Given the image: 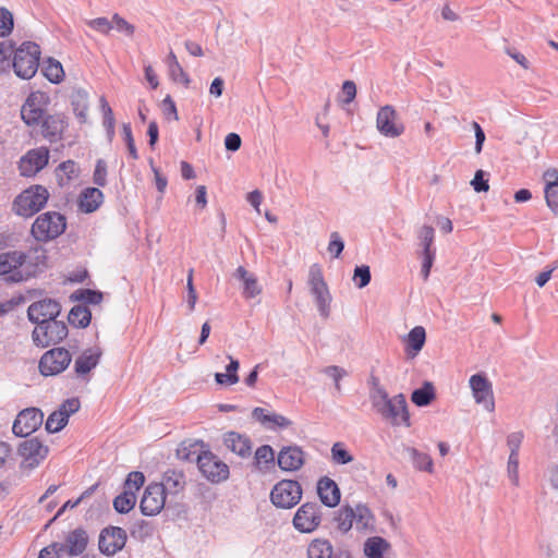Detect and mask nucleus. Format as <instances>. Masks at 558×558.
<instances>
[{
	"label": "nucleus",
	"instance_id": "603ef678",
	"mask_svg": "<svg viewBox=\"0 0 558 558\" xmlns=\"http://www.w3.org/2000/svg\"><path fill=\"white\" fill-rule=\"evenodd\" d=\"M145 476L140 471L131 472L124 483L125 490L134 492V494L144 485Z\"/></svg>",
	"mask_w": 558,
	"mask_h": 558
},
{
	"label": "nucleus",
	"instance_id": "4468645a",
	"mask_svg": "<svg viewBox=\"0 0 558 558\" xmlns=\"http://www.w3.org/2000/svg\"><path fill=\"white\" fill-rule=\"evenodd\" d=\"M166 492L162 484H149L143 494L140 508L144 515H156L165 507Z\"/></svg>",
	"mask_w": 558,
	"mask_h": 558
},
{
	"label": "nucleus",
	"instance_id": "9b49d317",
	"mask_svg": "<svg viewBox=\"0 0 558 558\" xmlns=\"http://www.w3.org/2000/svg\"><path fill=\"white\" fill-rule=\"evenodd\" d=\"M469 387L476 404L483 405L490 413L495 411L493 385L485 374L472 375L469 379Z\"/></svg>",
	"mask_w": 558,
	"mask_h": 558
},
{
	"label": "nucleus",
	"instance_id": "a878e982",
	"mask_svg": "<svg viewBox=\"0 0 558 558\" xmlns=\"http://www.w3.org/2000/svg\"><path fill=\"white\" fill-rule=\"evenodd\" d=\"M233 277L242 282V295L244 299H255L263 292V288L258 283L257 277L243 266H239L235 269Z\"/></svg>",
	"mask_w": 558,
	"mask_h": 558
},
{
	"label": "nucleus",
	"instance_id": "a211bd4d",
	"mask_svg": "<svg viewBox=\"0 0 558 558\" xmlns=\"http://www.w3.org/2000/svg\"><path fill=\"white\" fill-rule=\"evenodd\" d=\"M126 542V533L118 526H109L99 535V550L107 556H113L120 551Z\"/></svg>",
	"mask_w": 558,
	"mask_h": 558
},
{
	"label": "nucleus",
	"instance_id": "09e8293b",
	"mask_svg": "<svg viewBox=\"0 0 558 558\" xmlns=\"http://www.w3.org/2000/svg\"><path fill=\"white\" fill-rule=\"evenodd\" d=\"M166 490L179 492L184 486V476L180 472L167 471L161 483Z\"/></svg>",
	"mask_w": 558,
	"mask_h": 558
},
{
	"label": "nucleus",
	"instance_id": "69168bd1",
	"mask_svg": "<svg viewBox=\"0 0 558 558\" xmlns=\"http://www.w3.org/2000/svg\"><path fill=\"white\" fill-rule=\"evenodd\" d=\"M107 165L102 159H99L96 163L94 171V183L98 186H105L107 184Z\"/></svg>",
	"mask_w": 558,
	"mask_h": 558
},
{
	"label": "nucleus",
	"instance_id": "6e6552de",
	"mask_svg": "<svg viewBox=\"0 0 558 558\" xmlns=\"http://www.w3.org/2000/svg\"><path fill=\"white\" fill-rule=\"evenodd\" d=\"M68 336V326L65 323L50 319L37 323L33 330V341L37 347L47 348L59 343Z\"/></svg>",
	"mask_w": 558,
	"mask_h": 558
},
{
	"label": "nucleus",
	"instance_id": "9d476101",
	"mask_svg": "<svg viewBox=\"0 0 558 558\" xmlns=\"http://www.w3.org/2000/svg\"><path fill=\"white\" fill-rule=\"evenodd\" d=\"M72 355L64 348H54L43 354L39 361V372L44 376H54L68 368Z\"/></svg>",
	"mask_w": 558,
	"mask_h": 558
},
{
	"label": "nucleus",
	"instance_id": "cd10ccee",
	"mask_svg": "<svg viewBox=\"0 0 558 558\" xmlns=\"http://www.w3.org/2000/svg\"><path fill=\"white\" fill-rule=\"evenodd\" d=\"M101 356V350L97 347L86 349L74 362V371L76 375L83 376L95 368Z\"/></svg>",
	"mask_w": 558,
	"mask_h": 558
},
{
	"label": "nucleus",
	"instance_id": "aec40b11",
	"mask_svg": "<svg viewBox=\"0 0 558 558\" xmlns=\"http://www.w3.org/2000/svg\"><path fill=\"white\" fill-rule=\"evenodd\" d=\"M277 462L284 472L299 471L305 463V452L296 445L282 447L277 456Z\"/></svg>",
	"mask_w": 558,
	"mask_h": 558
},
{
	"label": "nucleus",
	"instance_id": "79ce46f5",
	"mask_svg": "<svg viewBox=\"0 0 558 558\" xmlns=\"http://www.w3.org/2000/svg\"><path fill=\"white\" fill-rule=\"evenodd\" d=\"M404 450L408 452V454L412 459V462L416 469H418L421 471H426L428 473L433 472V470H434L433 469L434 468L433 460L427 453L420 452L415 448H411V447H407Z\"/></svg>",
	"mask_w": 558,
	"mask_h": 558
},
{
	"label": "nucleus",
	"instance_id": "7ed1b4c3",
	"mask_svg": "<svg viewBox=\"0 0 558 558\" xmlns=\"http://www.w3.org/2000/svg\"><path fill=\"white\" fill-rule=\"evenodd\" d=\"M49 192L43 185H33L19 194L13 204L12 210L21 217H32L38 213L48 202Z\"/></svg>",
	"mask_w": 558,
	"mask_h": 558
},
{
	"label": "nucleus",
	"instance_id": "a18cd8bd",
	"mask_svg": "<svg viewBox=\"0 0 558 558\" xmlns=\"http://www.w3.org/2000/svg\"><path fill=\"white\" fill-rule=\"evenodd\" d=\"M330 456H331V461L338 465L348 464L354 460L353 456L345 448V445L340 441L335 442L331 446Z\"/></svg>",
	"mask_w": 558,
	"mask_h": 558
},
{
	"label": "nucleus",
	"instance_id": "c03bdc74",
	"mask_svg": "<svg viewBox=\"0 0 558 558\" xmlns=\"http://www.w3.org/2000/svg\"><path fill=\"white\" fill-rule=\"evenodd\" d=\"M136 504V495L134 492L124 490L113 499V508L119 513H128Z\"/></svg>",
	"mask_w": 558,
	"mask_h": 558
},
{
	"label": "nucleus",
	"instance_id": "393cba45",
	"mask_svg": "<svg viewBox=\"0 0 558 558\" xmlns=\"http://www.w3.org/2000/svg\"><path fill=\"white\" fill-rule=\"evenodd\" d=\"M317 494L323 505L333 508L339 505L341 493L337 483L328 476L317 482Z\"/></svg>",
	"mask_w": 558,
	"mask_h": 558
},
{
	"label": "nucleus",
	"instance_id": "13d9d810",
	"mask_svg": "<svg viewBox=\"0 0 558 558\" xmlns=\"http://www.w3.org/2000/svg\"><path fill=\"white\" fill-rule=\"evenodd\" d=\"M507 475L511 481L512 485H520L519 477V456H509L507 462Z\"/></svg>",
	"mask_w": 558,
	"mask_h": 558
},
{
	"label": "nucleus",
	"instance_id": "2eb2a0df",
	"mask_svg": "<svg viewBox=\"0 0 558 558\" xmlns=\"http://www.w3.org/2000/svg\"><path fill=\"white\" fill-rule=\"evenodd\" d=\"M378 414L392 425H410L407 401L402 393L390 398Z\"/></svg>",
	"mask_w": 558,
	"mask_h": 558
},
{
	"label": "nucleus",
	"instance_id": "c756f323",
	"mask_svg": "<svg viewBox=\"0 0 558 558\" xmlns=\"http://www.w3.org/2000/svg\"><path fill=\"white\" fill-rule=\"evenodd\" d=\"M223 444L226 447L242 458H246L251 454V441L247 437L235 433L229 432L223 436Z\"/></svg>",
	"mask_w": 558,
	"mask_h": 558
},
{
	"label": "nucleus",
	"instance_id": "4c0bfd02",
	"mask_svg": "<svg viewBox=\"0 0 558 558\" xmlns=\"http://www.w3.org/2000/svg\"><path fill=\"white\" fill-rule=\"evenodd\" d=\"M435 388L430 381H425L424 385L415 389L411 395V401L417 407H426L435 399Z\"/></svg>",
	"mask_w": 558,
	"mask_h": 558
},
{
	"label": "nucleus",
	"instance_id": "bb28decb",
	"mask_svg": "<svg viewBox=\"0 0 558 558\" xmlns=\"http://www.w3.org/2000/svg\"><path fill=\"white\" fill-rule=\"evenodd\" d=\"M88 25L93 31L98 33H108L114 29L119 33H134V26L120 17L118 14L113 15L112 20L109 21L106 17H98L88 22Z\"/></svg>",
	"mask_w": 558,
	"mask_h": 558
},
{
	"label": "nucleus",
	"instance_id": "f704fd0d",
	"mask_svg": "<svg viewBox=\"0 0 558 558\" xmlns=\"http://www.w3.org/2000/svg\"><path fill=\"white\" fill-rule=\"evenodd\" d=\"M390 547L389 543L380 537L373 536L364 543V554L367 558H384V553Z\"/></svg>",
	"mask_w": 558,
	"mask_h": 558
},
{
	"label": "nucleus",
	"instance_id": "774afa93",
	"mask_svg": "<svg viewBox=\"0 0 558 558\" xmlns=\"http://www.w3.org/2000/svg\"><path fill=\"white\" fill-rule=\"evenodd\" d=\"M485 172L483 170H477L473 180L471 181V185L473 186L475 192H487L489 190L488 180L484 179Z\"/></svg>",
	"mask_w": 558,
	"mask_h": 558
},
{
	"label": "nucleus",
	"instance_id": "f3484780",
	"mask_svg": "<svg viewBox=\"0 0 558 558\" xmlns=\"http://www.w3.org/2000/svg\"><path fill=\"white\" fill-rule=\"evenodd\" d=\"M49 161V150L39 147L28 150L20 160L19 169L23 177H33L43 170Z\"/></svg>",
	"mask_w": 558,
	"mask_h": 558
},
{
	"label": "nucleus",
	"instance_id": "58836bf2",
	"mask_svg": "<svg viewBox=\"0 0 558 558\" xmlns=\"http://www.w3.org/2000/svg\"><path fill=\"white\" fill-rule=\"evenodd\" d=\"M230 363L226 367V374L216 373L215 379L219 385H235L239 381L238 369L240 367L239 361L228 355Z\"/></svg>",
	"mask_w": 558,
	"mask_h": 558
},
{
	"label": "nucleus",
	"instance_id": "680f3d73",
	"mask_svg": "<svg viewBox=\"0 0 558 558\" xmlns=\"http://www.w3.org/2000/svg\"><path fill=\"white\" fill-rule=\"evenodd\" d=\"M344 248V242L338 232H331L328 244V252L332 257L338 258Z\"/></svg>",
	"mask_w": 558,
	"mask_h": 558
},
{
	"label": "nucleus",
	"instance_id": "a19ab883",
	"mask_svg": "<svg viewBox=\"0 0 558 558\" xmlns=\"http://www.w3.org/2000/svg\"><path fill=\"white\" fill-rule=\"evenodd\" d=\"M44 76L51 83L58 84L60 83L64 77V71L62 64L52 59L49 58L41 69Z\"/></svg>",
	"mask_w": 558,
	"mask_h": 558
},
{
	"label": "nucleus",
	"instance_id": "ea45409f",
	"mask_svg": "<svg viewBox=\"0 0 558 558\" xmlns=\"http://www.w3.org/2000/svg\"><path fill=\"white\" fill-rule=\"evenodd\" d=\"M92 313L86 306L75 305L68 315L69 323L78 328H85L89 325Z\"/></svg>",
	"mask_w": 558,
	"mask_h": 558
},
{
	"label": "nucleus",
	"instance_id": "8fccbe9b",
	"mask_svg": "<svg viewBox=\"0 0 558 558\" xmlns=\"http://www.w3.org/2000/svg\"><path fill=\"white\" fill-rule=\"evenodd\" d=\"M100 106L104 116V126L107 129L109 136L114 134V118L113 112L105 97L100 98Z\"/></svg>",
	"mask_w": 558,
	"mask_h": 558
},
{
	"label": "nucleus",
	"instance_id": "f03ea898",
	"mask_svg": "<svg viewBox=\"0 0 558 558\" xmlns=\"http://www.w3.org/2000/svg\"><path fill=\"white\" fill-rule=\"evenodd\" d=\"M40 47L33 41H25L15 48L10 66L15 75L22 80H31L38 71Z\"/></svg>",
	"mask_w": 558,
	"mask_h": 558
},
{
	"label": "nucleus",
	"instance_id": "5701e85b",
	"mask_svg": "<svg viewBox=\"0 0 558 558\" xmlns=\"http://www.w3.org/2000/svg\"><path fill=\"white\" fill-rule=\"evenodd\" d=\"M252 417L260 423L266 429H286L292 425V422L278 413L269 412L264 408H255L252 411Z\"/></svg>",
	"mask_w": 558,
	"mask_h": 558
},
{
	"label": "nucleus",
	"instance_id": "1a4fd4ad",
	"mask_svg": "<svg viewBox=\"0 0 558 558\" xmlns=\"http://www.w3.org/2000/svg\"><path fill=\"white\" fill-rule=\"evenodd\" d=\"M322 523V507L317 502H305L294 513L293 527L300 533L310 534Z\"/></svg>",
	"mask_w": 558,
	"mask_h": 558
},
{
	"label": "nucleus",
	"instance_id": "5fc2aeb1",
	"mask_svg": "<svg viewBox=\"0 0 558 558\" xmlns=\"http://www.w3.org/2000/svg\"><path fill=\"white\" fill-rule=\"evenodd\" d=\"M13 26V14L8 9L0 8V35H10Z\"/></svg>",
	"mask_w": 558,
	"mask_h": 558
},
{
	"label": "nucleus",
	"instance_id": "0eeeda50",
	"mask_svg": "<svg viewBox=\"0 0 558 558\" xmlns=\"http://www.w3.org/2000/svg\"><path fill=\"white\" fill-rule=\"evenodd\" d=\"M50 97L47 93L37 90L29 94L21 108L22 120L28 126H38L47 116Z\"/></svg>",
	"mask_w": 558,
	"mask_h": 558
},
{
	"label": "nucleus",
	"instance_id": "338daca9",
	"mask_svg": "<svg viewBox=\"0 0 558 558\" xmlns=\"http://www.w3.org/2000/svg\"><path fill=\"white\" fill-rule=\"evenodd\" d=\"M308 283L311 289L326 284L320 267L314 264L310 268Z\"/></svg>",
	"mask_w": 558,
	"mask_h": 558
},
{
	"label": "nucleus",
	"instance_id": "052dcab7",
	"mask_svg": "<svg viewBox=\"0 0 558 558\" xmlns=\"http://www.w3.org/2000/svg\"><path fill=\"white\" fill-rule=\"evenodd\" d=\"M323 372L333 380L336 390L340 392V380L348 375V372L336 365L327 366Z\"/></svg>",
	"mask_w": 558,
	"mask_h": 558
},
{
	"label": "nucleus",
	"instance_id": "4be33fe9",
	"mask_svg": "<svg viewBox=\"0 0 558 558\" xmlns=\"http://www.w3.org/2000/svg\"><path fill=\"white\" fill-rule=\"evenodd\" d=\"M87 544L88 536L86 531L78 527L66 535L64 544L54 543L52 544V548L59 550L65 549L70 556H78L84 553Z\"/></svg>",
	"mask_w": 558,
	"mask_h": 558
},
{
	"label": "nucleus",
	"instance_id": "412c9836",
	"mask_svg": "<svg viewBox=\"0 0 558 558\" xmlns=\"http://www.w3.org/2000/svg\"><path fill=\"white\" fill-rule=\"evenodd\" d=\"M61 311L60 304L51 299H44L34 302L27 310L29 320L33 323H43L50 319H56Z\"/></svg>",
	"mask_w": 558,
	"mask_h": 558
},
{
	"label": "nucleus",
	"instance_id": "37998d69",
	"mask_svg": "<svg viewBox=\"0 0 558 558\" xmlns=\"http://www.w3.org/2000/svg\"><path fill=\"white\" fill-rule=\"evenodd\" d=\"M417 239L420 246L422 247V254L435 253L436 250L433 246L435 239V230L430 226H423L417 232Z\"/></svg>",
	"mask_w": 558,
	"mask_h": 558
},
{
	"label": "nucleus",
	"instance_id": "dca6fc26",
	"mask_svg": "<svg viewBox=\"0 0 558 558\" xmlns=\"http://www.w3.org/2000/svg\"><path fill=\"white\" fill-rule=\"evenodd\" d=\"M81 403L77 398H71L62 402L58 410L53 411L46 421L48 433L60 432L69 422L70 415L80 410Z\"/></svg>",
	"mask_w": 558,
	"mask_h": 558
},
{
	"label": "nucleus",
	"instance_id": "0e129e2a",
	"mask_svg": "<svg viewBox=\"0 0 558 558\" xmlns=\"http://www.w3.org/2000/svg\"><path fill=\"white\" fill-rule=\"evenodd\" d=\"M122 133H123L124 141L126 143V146H128L129 155L133 159H137L138 155H137V150H136V147H135L134 138H133V135H132V129H131V125L129 123H124L123 124Z\"/></svg>",
	"mask_w": 558,
	"mask_h": 558
},
{
	"label": "nucleus",
	"instance_id": "4d7b16f0",
	"mask_svg": "<svg viewBox=\"0 0 558 558\" xmlns=\"http://www.w3.org/2000/svg\"><path fill=\"white\" fill-rule=\"evenodd\" d=\"M356 96V85L353 81H345L339 95V102L348 105L354 100Z\"/></svg>",
	"mask_w": 558,
	"mask_h": 558
},
{
	"label": "nucleus",
	"instance_id": "e433bc0d",
	"mask_svg": "<svg viewBox=\"0 0 558 558\" xmlns=\"http://www.w3.org/2000/svg\"><path fill=\"white\" fill-rule=\"evenodd\" d=\"M355 527L359 531L372 529L374 525V515L365 505L359 504L353 508Z\"/></svg>",
	"mask_w": 558,
	"mask_h": 558
},
{
	"label": "nucleus",
	"instance_id": "c9c22d12",
	"mask_svg": "<svg viewBox=\"0 0 558 558\" xmlns=\"http://www.w3.org/2000/svg\"><path fill=\"white\" fill-rule=\"evenodd\" d=\"M333 548L328 539L315 538L307 547V558H332Z\"/></svg>",
	"mask_w": 558,
	"mask_h": 558
},
{
	"label": "nucleus",
	"instance_id": "423d86ee",
	"mask_svg": "<svg viewBox=\"0 0 558 558\" xmlns=\"http://www.w3.org/2000/svg\"><path fill=\"white\" fill-rule=\"evenodd\" d=\"M303 489L294 480H281L270 492L271 504L279 509H291L302 499Z\"/></svg>",
	"mask_w": 558,
	"mask_h": 558
},
{
	"label": "nucleus",
	"instance_id": "864d4df0",
	"mask_svg": "<svg viewBox=\"0 0 558 558\" xmlns=\"http://www.w3.org/2000/svg\"><path fill=\"white\" fill-rule=\"evenodd\" d=\"M524 439V434L521 430L512 432L507 436V447L509 456H519V450Z\"/></svg>",
	"mask_w": 558,
	"mask_h": 558
},
{
	"label": "nucleus",
	"instance_id": "72a5a7b5",
	"mask_svg": "<svg viewBox=\"0 0 558 558\" xmlns=\"http://www.w3.org/2000/svg\"><path fill=\"white\" fill-rule=\"evenodd\" d=\"M311 292L315 298V303L320 316L327 318L330 313L331 303V295L329 293L327 284L312 288Z\"/></svg>",
	"mask_w": 558,
	"mask_h": 558
},
{
	"label": "nucleus",
	"instance_id": "7c9ffc66",
	"mask_svg": "<svg viewBox=\"0 0 558 558\" xmlns=\"http://www.w3.org/2000/svg\"><path fill=\"white\" fill-rule=\"evenodd\" d=\"M426 341V331L424 327L416 326L412 328L409 333L403 338L405 344V352L408 355L414 357L423 349Z\"/></svg>",
	"mask_w": 558,
	"mask_h": 558
},
{
	"label": "nucleus",
	"instance_id": "2f4dec72",
	"mask_svg": "<svg viewBox=\"0 0 558 558\" xmlns=\"http://www.w3.org/2000/svg\"><path fill=\"white\" fill-rule=\"evenodd\" d=\"M80 175V167L73 160L60 163L56 169V177L60 186L69 185Z\"/></svg>",
	"mask_w": 558,
	"mask_h": 558
},
{
	"label": "nucleus",
	"instance_id": "f8f14e48",
	"mask_svg": "<svg viewBox=\"0 0 558 558\" xmlns=\"http://www.w3.org/2000/svg\"><path fill=\"white\" fill-rule=\"evenodd\" d=\"M43 421L44 414L39 409H25L17 414L12 432L17 437H27L41 426Z\"/></svg>",
	"mask_w": 558,
	"mask_h": 558
},
{
	"label": "nucleus",
	"instance_id": "6ab92c4d",
	"mask_svg": "<svg viewBox=\"0 0 558 558\" xmlns=\"http://www.w3.org/2000/svg\"><path fill=\"white\" fill-rule=\"evenodd\" d=\"M376 126L379 133L386 137H398L404 131L397 121V112L391 106H384L377 112Z\"/></svg>",
	"mask_w": 558,
	"mask_h": 558
},
{
	"label": "nucleus",
	"instance_id": "c85d7f7f",
	"mask_svg": "<svg viewBox=\"0 0 558 558\" xmlns=\"http://www.w3.org/2000/svg\"><path fill=\"white\" fill-rule=\"evenodd\" d=\"M104 202V194L97 187H87L82 191L78 198V208L82 213L90 214L99 208Z\"/></svg>",
	"mask_w": 558,
	"mask_h": 558
},
{
	"label": "nucleus",
	"instance_id": "de8ad7c7",
	"mask_svg": "<svg viewBox=\"0 0 558 558\" xmlns=\"http://www.w3.org/2000/svg\"><path fill=\"white\" fill-rule=\"evenodd\" d=\"M15 50V44L5 37H0V70L10 68V62Z\"/></svg>",
	"mask_w": 558,
	"mask_h": 558
},
{
	"label": "nucleus",
	"instance_id": "ddd939ff",
	"mask_svg": "<svg viewBox=\"0 0 558 558\" xmlns=\"http://www.w3.org/2000/svg\"><path fill=\"white\" fill-rule=\"evenodd\" d=\"M17 452L23 458V468L35 469L46 459L49 448L34 437L21 442Z\"/></svg>",
	"mask_w": 558,
	"mask_h": 558
},
{
	"label": "nucleus",
	"instance_id": "39448f33",
	"mask_svg": "<svg viewBox=\"0 0 558 558\" xmlns=\"http://www.w3.org/2000/svg\"><path fill=\"white\" fill-rule=\"evenodd\" d=\"M7 276L5 280L22 282L34 275L27 264V256L21 251H11L0 254V276Z\"/></svg>",
	"mask_w": 558,
	"mask_h": 558
},
{
	"label": "nucleus",
	"instance_id": "49530a36",
	"mask_svg": "<svg viewBox=\"0 0 558 558\" xmlns=\"http://www.w3.org/2000/svg\"><path fill=\"white\" fill-rule=\"evenodd\" d=\"M336 522L338 524V529L341 532H349L352 529L354 522L353 508L350 506H345L339 509L336 515Z\"/></svg>",
	"mask_w": 558,
	"mask_h": 558
},
{
	"label": "nucleus",
	"instance_id": "3c124183",
	"mask_svg": "<svg viewBox=\"0 0 558 558\" xmlns=\"http://www.w3.org/2000/svg\"><path fill=\"white\" fill-rule=\"evenodd\" d=\"M353 281L359 289L366 287L371 281V270L366 265L356 266L354 269Z\"/></svg>",
	"mask_w": 558,
	"mask_h": 558
},
{
	"label": "nucleus",
	"instance_id": "e2e57ef3",
	"mask_svg": "<svg viewBox=\"0 0 558 558\" xmlns=\"http://www.w3.org/2000/svg\"><path fill=\"white\" fill-rule=\"evenodd\" d=\"M168 72L173 82L181 83L185 87L189 86V84L191 82L190 77L184 72V70L182 69V66L180 64H174L173 66L168 68Z\"/></svg>",
	"mask_w": 558,
	"mask_h": 558
},
{
	"label": "nucleus",
	"instance_id": "473e14b6",
	"mask_svg": "<svg viewBox=\"0 0 558 558\" xmlns=\"http://www.w3.org/2000/svg\"><path fill=\"white\" fill-rule=\"evenodd\" d=\"M71 104L76 117L85 122L88 112V94L86 90L78 88L74 89L71 95Z\"/></svg>",
	"mask_w": 558,
	"mask_h": 558
},
{
	"label": "nucleus",
	"instance_id": "b1692460",
	"mask_svg": "<svg viewBox=\"0 0 558 558\" xmlns=\"http://www.w3.org/2000/svg\"><path fill=\"white\" fill-rule=\"evenodd\" d=\"M39 125L43 136L50 143H54L62 138L66 122L62 114H47Z\"/></svg>",
	"mask_w": 558,
	"mask_h": 558
},
{
	"label": "nucleus",
	"instance_id": "bf43d9fd",
	"mask_svg": "<svg viewBox=\"0 0 558 558\" xmlns=\"http://www.w3.org/2000/svg\"><path fill=\"white\" fill-rule=\"evenodd\" d=\"M255 460L257 464L265 463L266 465L274 463L275 452L268 445H264L257 448L255 451Z\"/></svg>",
	"mask_w": 558,
	"mask_h": 558
},
{
	"label": "nucleus",
	"instance_id": "6e6d98bb",
	"mask_svg": "<svg viewBox=\"0 0 558 558\" xmlns=\"http://www.w3.org/2000/svg\"><path fill=\"white\" fill-rule=\"evenodd\" d=\"M545 199L547 206L557 214L558 208V184L553 182L550 184H546L545 186Z\"/></svg>",
	"mask_w": 558,
	"mask_h": 558
},
{
	"label": "nucleus",
	"instance_id": "20e7f679",
	"mask_svg": "<svg viewBox=\"0 0 558 558\" xmlns=\"http://www.w3.org/2000/svg\"><path fill=\"white\" fill-rule=\"evenodd\" d=\"M66 228L63 215L57 211H47L39 215L32 225V235L39 242H48L61 235Z\"/></svg>",
	"mask_w": 558,
	"mask_h": 558
},
{
	"label": "nucleus",
	"instance_id": "f257e3e1",
	"mask_svg": "<svg viewBox=\"0 0 558 558\" xmlns=\"http://www.w3.org/2000/svg\"><path fill=\"white\" fill-rule=\"evenodd\" d=\"M203 446V442L197 441L191 446L194 450L187 451L186 446L182 444L178 449V456L189 461L194 460L195 456L198 470L204 477L214 484L225 482L229 477V466L209 450L198 451Z\"/></svg>",
	"mask_w": 558,
	"mask_h": 558
}]
</instances>
